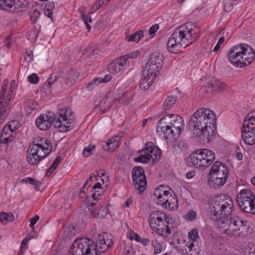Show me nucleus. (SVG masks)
Masks as SVG:
<instances>
[{
    "label": "nucleus",
    "instance_id": "1",
    "mask_svg": "<svg viewBox=\"0 0 255 255\" xmlns=\"http://www.w3.org/2000/svg\"><path fill=\"white\" fill-rule=\"evenodd\" d=\"M233 201L230 196L222 194L215 197L210 208L211 215L217 220L223 233L230 236L244 239L250 228L247 221L233 216Z\"/></svg>",
    "mask_w": 255,
    "mask_h": 255
},
{
    "label": "nucleus",
    "instance_id": "2",
    "mask_svg": "<svg viewBox=\"0 0 255 255\" xmlns=\"http://www.w3.org/2000/svg\"><path fill=\"white\" fill-rule=\"evenodd\" d=\"M216 115L209 108H202L191 117L190 126L194 128V135L201 143L209 142L216 131Z\"/></svg>",
    "mask_w": 255,
    "mask_h": 255
},
{
    "label": "nucleus",
    "instance_id": "3",
    "mask_svg": "<svg viewBox=\"0 0 255 255\" xmlns=\"http://www.w3.org/2000/svg\"><path fill=\"white\" fill-rule=\"evenodd\" d=\"M35 124L41 130L50 128L52 125L61 132H66L74 128L76 124L74 114L71 109H60L54 114L51 111L41 114L36 119Z\"/></svg>",
    "mask_w": 255,
    "mask_h": 255
},
{
    "label": "nucleus",
    "instance_id": "4",
    "mask_svg": "<svg viewBox=\"0 0 255 255\" xmlns=\"http://www.w3.org/2000/svg\"><path fill=\"white\" fill-rule=\"evenodd\" d=\"M192 22H186L178 27L172 33L166 44L167 50L172 53H177L189 45L197 41L200 36L199 30L193 29Z\"/></svg>",
    "mask_w": 255,
    "mask_h": 255
},
{
    "label": "nucleus",
    "instance_id": "5",
    "mask_svg": "<svg viewBox=\"0 0 255 255\" xmlns=\"http://www.w3.org/2000/svg\"><path fill=\"white\" fill-rule=\"evenodd\" d=\"M229 61L235 67L243 68L250 65L255 60L254 49L245 43L232 46L227 52Z\"/></svg>",
    "mask_w": 255,
    "mask_h": 255
},
{
    "label": "nucleus",
    "instance_id": "6",
    "mask_svg": "<svg viewBox=\"0 0 255 255\" xmlns=\"http://www.w3.org/2000/svg\"><path fill=\"white\" fill-rule=\"evenodd\" d=\"M229 175L227 166L220 161H216L212 166L208 175L209 183L214 188H219L226 183Z\"/></svg>",
    "mask_w": 255,
    "mask_h": 255
},
{
    "label": "nucleus",
    "instance_id": "7",
    "mask_svg": "<svg viewBox=\"0 0 255 255\" xmlns=\"http://www.w3.org/2000/svg\"><path fill=\"white\" fill-rule=\"evenodd\" d=\"M215 154L211 150L204 148L196 150L187 158L188 166L205 169L212 163Z\"/></svg>",
    "mask_w": 255,
    "mask_h": 255
},
{
    "label": "nucleus",
    "instance_id": "8",
    "mask_svg": "<svg viewBox=\"0 0 255 255\" xmlns=\"http://www.w3.org/2000/svg\"><path fill=\"white\" fill-rule=\"evenodd\" d=\"M82 240L86 244V247L89 246L87 251L91 253V255H101L107 251L114 244L111 237L107 234L99 235L96 243L89 238L82 239Z\"/></svg>",
    "mask_w": 255,
    "mask_h": 255
},
{
    "label": "nucleus",
    "instance_id": "9",
    "mask_svg": "<svg viewBox=\"0 0 255 255\" xmlns=\"http://www.w3.org/2000/svg\"><path fill=\"white\" fill-rule=\"evenodd\" d=\"M42 139L38 140L37 143L30 145L26 153L27 160L31 165H37L43 160L48 153L44 152L45 144L42 143Z\"/></svg>",
    "mask_w": 255,
    "mask_h": 255
},
{
    "label": "nucleus",
    "instance_id": "10",
    "mask_svg": "<svg viewBox=\"0 0 255 255\" xmlns=\"http://www.w3.org/2000/svg\"><path fill=\"white\" fill-rule=\"evenodd\" d=\"M163 56L158 52L152 53L143 69V74L147 76L148 73H153L157 76L162 67Z\"/></svg>",
    "mask_w": 255,
    "mask_h": 255
},
{
    "label": "nucleus",
    "instance_id": "11",
    "mask_svg": "<svg viewBox=\"0 0 255 255\" xmlns=\"http://www.w3.org/2000/svg\"><path fill=\"white\" fill-rule=\"evenodd\" d=\"M132 179L135 188L139 190L140 193L143 192L147 185V180L143 168L140 166L134 167L132 171Z\"/></svg>",
    "mask_w": 255,
    "mask_h": 255
},
{
    "label": "nucleus",
    "instance_id": "12",
    "mask_svg": "<svg viewBox=\"0 0 255 255\" xmlns=\"http://www.w3.org/2000/svg\"><path fill=\"white\" fill-rule=\"evenodd\" d=\"M13 6V11L17 13L26 11L30 4L28 0H0V8L6 9Z\"/></svg>",
    "mask_w": 255,
    "mask_h": 255
},
{
    "label": "nucleus",
    "instance_id": "13",
    "mask_svg": "<svg viewBox=\"0 0 255 255\" xmlns=\"http://www.w3.org/2000/svg\"><path fill=\"white\" fill-rule=\"evenodd\" d=\"M166 118H161L158 122L156 127V132L160 135H162L165 139L175 138L176 134L180 135L177 130H175L173 127L166 123Z\"/></svg>",
    "mask_w": 255,
    "mask_h": 255
},
{
    "label": "nucleus",
    "instance_id": "14",
    "mask_svg": "<svg viewBox=\"0 0 255 255\" xmlns=\"http://www.w3.org/2000/svg\"><path fill=\"white\" fill-rule=\"evenodd\" d=\"M167 217L166 214L160 211L156 210L151 212L148 217V223L150 228L154 232L157 229L159 230V225Z\"/></svg>",
    "mask_w": 255,
    "mask_h": 255
},
{
    "label": "nucleus",
    "instance_id": "15",
    "mask_svg": "<svg viewBox=\"0 0 255 255\" xmlns=\"http://www.w3.org/2000/svg\"><path fill=\"white\" fill-rule=\"evenodd\" d=\"M89 246L86 247L82 239L75 240L69 250V255H91L87 250Z\"/></svg>",
    "mask_w": 255,
    "mask_h": 255
},
{
    "label": "nucleus",
    "instance_id": "16",
    "mask_svg": "<svg viewBox=\"0 0 255 255\" xmlns=\"http://www.w3.org/2000/svg\"><path fill=\"white\" fill-rule=\"evenodd\" d=\"M163 117H165L166 123L173 127L175 130L178 131V133H181L184 128V121L181 116L178 115H168Z\"/></svg>",
    "mask_w": 255,
    "mask_h": 255
},
{
    "label": "nucleus",
    "instance_id": "17",
    "mask_svg": "<svg viewBox=\"0 0 255 255\" xmlns=\"http://www.w3.org/2000/svg\"><path fill=\"white\" fill-rule=\"evenodd\" d=\"M126 62L124 61L122 56L113 60L108 66V70L112 74H118L126 66Z\"/></svg>",
    "mask_w": 255,
    "mask_h": 255
},
{
    "label": "nucleus",
    "instance_id": "18",
    "mask_svg": "<svg viewBox=\"0 0 255 255\" xmlns=\"http://www.w3.org/2000/svg\"><path fill=\"white\" fill-rule=\"evenodd\" d=\"M242 136L244 142L248 144L252 145L255 144V128L251 130L248 128H242Z\"/></svg>",
    "mask_w": 255,
    "mask_h": 255
},
{
    "label": "nucleus",
    "instance_id": "19",
    "mask_svg": "<svg viewBox=\"0 0 255 255\" xmlns=\"http://www.w3.org/2000/svg\"><path fill=\"white\" fill-rule=\"evenodd\" d=\"M169 217L168 216L159 226V230L158 229L155 230V232L159 236L163 238H167L171 234V230L169 225Z\"/></svg>",
    "mask_w": 255,
    "mask_h": 255
},
{
    "label": "nucleus",
    "instance_id": "20",
    "mask_svg": "<svg viewBox=\"0 0 255 255\" xmlns=\"http://www.w3.org/2000/svg\"><path fill=\"white\" fill-rule=\"evenodd\" d=\"M161 205L163 208L169 209V210H175L178 208V200L175 194H171L167 198L165 201L162 202Z\"/></svg>",
    "mask_w": 255,
    "mask_h": 255
},
{
    "label": "nucleus",
    "instance_id": "21",
    "mask_svg": "<svg viewBox=\"0 0 255 255\" xmlns=\"http://www.w3.org/2000/svg\"><path fill=\"white\" fill-rule=\"evenodd\" d=\"M142 79L140 83V88L143 90H147L155 80L156 76L153 73H148L147 76L144 75L143 70L142 72Z\"/></svg>",
    "mask_w": 255,
    "mask_h": 255
},
{
    "label": "nucleus",
    "instance_id": "22",
    "mask_svg": "<svg viewBox=\"0 0 255 255\" xmlns=\"http://www.w3.org/2000/svg\"><path fill=\"white\" fill-rule=\"evenodd\" d=\"M170 194H171L170 192L165 190V187L163 186L156 188L154 192V195L156 196L158 200L157 204L158 205H161L162 202L165 201Z\"/></svg>",
    "mask_w": 255,
    "mask_h": 255
},
{
    "label": "nucleus",
    "instance_id": "23",
    "mask_svg": "<svg viewBox=\"0 0 255 255\" xmlns=\"http://www.w3.org/2000/svg\"><path fill=\"white\" fill-rule=\"evenodd\" d=\"M145 149L147 150V152H149L150 154L153 155L151 159L153 161L155 160H159L161 156V150L157 146H155L153 142H150L146 143L145 144Z\"/></svg>",
    "mask_w": 255,
    "mask_h": 255
},
{
    "label": "nucleus",
    "instance_id": "24",
    "mask_svg": "<svg viewBox=\"0 0 255 255\" xmlns=\"http://www.w3.org/2000/svg\"><path fill=\"white\" fill-rule=\"evenodd\" d=\"M253 198L244 199L242 200H237L238 205L240 208L245 212L251 213L253 212L254 209L253 206L254 204Z\"/></svg>",
    "mask_w": 255,
    "mask_h": 255
},
{
    "label": "nucleus",
    "instance_id": "25",
    "mask_svg": "<svg viewBox=\"0 0 255 255\" xmlns=\"http://www.w3.org/2000/svg\"><path fill=\"white\" fill-rule=\"evenodd\" d=\"M139 153H140L139 155L133 158V161L135 162L146 163L150 160L153 156L152 154L149 153V152H147L145 147L141 150H139Z\"/></svg>",
    "mask_w": 255,
    "mask_h": 255
},
{
    "label": "nucleus",
    "instance_id": "26",
    "mask_svg": "<svg viewBox=\"0 0 255 255\" xmlns=\"http://www.w3.org/2000/svg\"><path fill=\"white\" fill-rule=\"evenodd\" d=\"M91 192L92 193L91 196H90L89 195H87L85 200V204L87 205L88 207L90 206L94 207L97 204L96 203L92 202L91 199H93V200H99L101 194L103 193V191L100 189H96Z\"/></svg>",
    "mask_w": 255,
    "mask_h": 255
},
{
    "label": "nucleus",
    "instance_id": "27",
    "mask_svg": "<svg viewBox=\"0 0 255 255\" xmlns=\"http://www.w3.org/2000/svg\"><path fill=\"white\" fill-rule=\"evenodd\" d=\"M11 97L12 95L10 93L8 94L6 97L5 102L4 103L3 102L2 103V108L0 110V111L1 112L2 114L1 115H0V124H2L4 122V119L8 114L7 110H8L9 105L10 103Z\"/></svg>",
    "mask_w": 255,
    "mask_h": 255
},
{
    "label": "nucleus",
    "instance_id": "28",
    "mask_svg": "<svg viewBox=\"0 0 255 255\" xmlns=\"http://www.w3.org/2000/svg\"><path fill=\"white\" fill-rule=\"evenodd\" d=\"M243 128L251 130L255 128V115L254 112H251L247 115L244 121Z\"/></svg>",
    "mask_w": 255,
    "mask_h": 255
},
{
    "label": "nucleus",
    "instance_id": "29",
    "mask_svg": "<svg viewBox=\"0 0 255 255\" xmlns=\"http://www.w3.org/2000/svg\"><path fill=\"white\" fill-rule=\"evenodd\" d=\"M213 91H222L226 87V84L219 80H212L209 84Z\"/></svg>",
    "mask_w": 255,
    "mask_h": 255
},
{
    "label": "nucleus",
    "instance_id": "30",
    "mask_svg": "<svg viewBox=\"0 0 255 255\" xmlns=\"http://www.w3.org/2000/svg\"><path fill=\"white\" fill-rule=\"evenodd\" d=\"M178 98L177 97L172 96H168L165 100L163 104L164 110L165 112L169 110L171 108H172L173 106L175 104Z\"/></svg>",
    "mask_w": 255,
    "mask_h": 255
},
{
    "label": "nucleus",
    "instance_id": "31",
    "mask_svg": "<svg viewBox=\"0 0 255 255\" xmlns=\"http://www.w3.org/2000/svg\"><path fill=\"white\" fill-rule=\"evenodd\" d=\"M143 36V31L142 30H138L132 34L127 36L126 40L128 42L134 41L137 43L139 42L141 38Z\"/></svg>",
    "mask_w": 255,
    "mask_h": 255
},
{
    "label": "nucleus",
    "instance_id": "32",
    "mask_svg": "<svg viewBox=\"0 0 255 255\" xmlns=\"http://www.w3.org/2000/svg\"><path fill=\"white\" fill-rule=\"evenodd\" d=\"M78 78V73L74 70H71L67 73V77L66 79V84L67 85L71 86L75 83Z\"/></svg>",
    "mask_w": 255,
    "mask_h": 255
},
{
    "label": "nucleus",
    "instance_id": "33",
    "mask_svg": "<svg viewBox=\"0 0 255 255\" xmlns=\"http://www.w3.org/2000/svg\"><path fill=\"white\" fill-rule=\"evenodd\" d=\"M120 146V143L113 141L111 139H109L105 144H103L102 146L104 150L113 152Z\"/></svg>",
    "mask_w": 255,
    "mask_h": 255
},
{
    "label": "nucleus",
    "instance_id": "34",
    "mask_svg": "<svg viewBox=\"0 0 255 255\" xmlns=\"http://www.w3.org/2000/svg\"><path fill=\"white\" fill-rule=\"evenodd\" d=\"M151 245L154 249L153 254L157 255L161 253L163 249L162 244L157 238L151 240Z\"/></svg>",
    "mask_w": 255,
    "mask_h": 255
},
{
    "label": "nucleus",
    "instance_id": "35",
    "mask_svg": "<svg viewBox=\"0 0 255 255\" xmlns=\"http://www.w3.org/2000/svg\"><path fill=\"white\" fill-rule=\"evenodd\" d=\"M255 197V195H254L251 190L248 189H243L241 190L239 194L237 196V200H244V199H252Z\"/></svg>",
    "mask_w": 255,
    "mask_h": 255
},
{
    "label": "nucleus",
    "instance_id": "36",
    "mask_svg": "<svg viewBox=\"0 0 255 255\" xmlns=\"http://www.w3.org/2000/svg\"><path fill=\"white\" fill-rule=\"evenodd\" d=\"M55 4L53 2H48L45 4L44 8V14L48 17L50 18L52 21V13Z\"/></svg>",
    "mask_w": 255,
    "mask_h": 255
},
{
    "label": "nucleus",
    "instance_id": "37",
    "mask_svg": "<svg viewBox=\"0 0 255 255\" xmlns=\"http://www.w3.org/2000/svg\"><path fill=\"white\" fill-rule=\"evenodd\" d=\"M14 220V216L12 213H5L2 212L0 213V221L3 225H6L8 222H12Z\"/></svg>",
    "mask_w": 255,
    "mask_h": 255
},
{
    "label": "nucleus",
    "instance_id": "38",
    "mask_svg": "<svg viewBox=\"0 0 255 255\" xmlns=\"http://www.w3.org/2000/svg\"><path fill=\"white\" fill-rule=\"evenodd\" d=\"M21 183H29L32 185H34L35 186V188L36 189H37L38 190H39V186L41 185V183L40 181L36 180L34 178H33L32 177H26L23 178L21 180Z\"/></svg>",
    "mask_w": 255,
    "mask_h": 255
},
{
    "label": "nucleus",
    "instance_id": "39",
    "mask_svg": "<svg viewBox=\"0 0 255 255\" xmlns=\"http://www.w3.org/2000/svg\"><path fill=\"white\" fill-rule=\"evenodd\" d=\"M29 13L31 21L33 23L36 22L40 15V12L38 10L37 7L34 6L31 7Z\"/></svg>",
    "mask_w": 255,
    "mask_h": 255
},
{
    "label": "nucleus",
    "instance_id": "40",
    "mask_svg": "<svg viewBox=\"0 0 255 255\" xmlns=\"http://www.w3.org/2000/svg\"><path fill=\"white\" fill-rule=\"evenodd\" d=\"M96 146L93 144H89L88 146L84 148L83 150V155L85 157H88L92 155L95 151Z\"/></svg>",
    "mask_w": 255,
    "mask_h": 255
},
{
    "label": "nucleus",
    "instance_id": "41",
    "mask_svg": "<svg viewBox=\"0 0 255 255\" xmlns=\"http://www.w3.org/2000/svg\"><path fill=\"white\" fill-rule=\"evenodd\" d=\"M57 78L58 77L56 75L52 74L50 77L48 79L47 82L44 84V88L50 89V91H51L52 85L54 83V82L56 81Z\"/></svg>",
    "mask_w": 255,
    "mask_h": 255
},
{
    "label": "nucleus",
    "instance_id": "42",
    "mask_svg": "<svg viewBox=\"0 0 255 255\" xmlns=\"http://www.w3.org/2000/svg\"><path fill=\"white\" fill-rule=\"evenodd\" d=\"M30 240L27 237L25 238L21 242L20 244V251L17 255H21L24 254V251L28 248L27 243Z\"/></svg>",
    "mask_w": 255,
    "mask_h": 255
},
{
    "label": "nucleus",
    "instance_id": "43",
    "mask_svg": "<svg viewBox=\"0 0 255 255\" xmlns=\"http://www.w3.org/2000/svg\"><path fill=\"white\" fill-rule=\"evenodd\" d=\"M37 105L32 100H29L26 103L25 109L28 114H31L35 110Z\"/></svg>",
    "mask_w": 255,
    "mask_h": 255
},
{
    "label": "nucleus",
    "instance_id": "44",
    "mask_svg": "<svg viewBox=\"0 0 255 255\" xmlns=\"http://www.w3.org/2000/svg\"><path fill=\"white\" fill-rule=\"evenodd\" d=\"M139 52L137 50H135L129 53H128L124 55H123L122 56V57H123L124 61L127 62L128 59L130 58L134 59L137 57V56L139 55Z\"/></svg>",
    "mask_w": 255,
    "mask_h": 255
},
{
    "label": "nucleus",
    "instance_id": "45",
    "mask_svg": "<svg viewBox=\"0 0 255 255\" xmlns=\"http://www.w3.org/2000/svg\"><path fill=\"white\" fill-rule=\"evenodd\" d=\"M7 89L6 84H3L1 86L0 93V110L2 108V103L3 102L5 97V93ZM1 112L0 111V115H1Z\"/></svg>",
    "mask_w": 255,
    "mask_h": 255
},
{
    "label": "nucleus",
    "instance_id": "46",
    "mask_svg": "<svg viewBox=\"0 0 255 255\" xmlns=\"http://www.w3.org/2000/svg\"><path fill=\"white\" fill-rule=\"evenodd\" d=\"M187 248L189 255H198V251L195 248L194 242L190 243Z\"/></svg>",
    "mask_w": 255,
    "mask_h": 255
},
{
    "label": "nucleus",
    "instance_id": "47",
    "mask_svg": "<svg viewBox=\"0 0 255 255\" xmlns=\"http://www.w3.org/2000/svg\"><path fill=\"white\" fill-rule=\"evenodd\" d=\"M109 208L107 205L102 206L99 209V217H100V219L105 217L109 212Z\"/></svg>",
    "mask_w": 255,
    "mask_h": 255
},
{
    "label": "nucleus",
    "instance_id": "48",
    "mask_svg": "<svg viewBox=\"0 0 255 255\" xmlns=\"http://www.w3.org/2000/svg\"><path fill=\"white\" fill-rule=\"evenodd\" d=\"M100 83H101L100 78H99V77L93 79L91 82L88 84L87 86V89L88 90H92L94 88V86L98 85Z\"/></svg>",
    "mask_w": 255,
    "mask_h": 255
},
{
    "label": "nucleus",
    "instance_id": "49",
    "mask_svg": "<svg viewBox=\"0 0 255 255\" xmlns=\"http://www.w3.org/2000/svg\"><path fill=\"white\" fill-rule=\"evenodd\" d=\"M188 236L192 242L196 241L197 238H199L198 232L197 229H193L189 232Z\"/></svg>",
    "mask_w": 255,
    "mask_h": 255
},
{
    "label": "nucleus",
    "instance_id": "50",
    "mask_svg": "<svg viewBox=\"0 0 255 255\" xmlns=\"http://www.w3.org/2000/svg\"><path fill=\"white\" fill-rule=\"evenodd\" d=\"M27 79L30 83L34 84H37L39 80V77L36 73L32 74L28 77Z\"/></svg>",
    "mask_w": 255,
    "mask_h": 255
},
{
    "label": "nucleus",
    "instance_id": "51",
    "mask_svg": "<svg viewBox=\"0 0 255 255\" xmlns=\"http://www.w3.org/2000/svg\"><path fill=\"white\" fill-rule=\"evenodd\" d=\"M245 255H255V245L248 246L245 251Z\"/></svg>",
    "mask_w": 255,
    "mask_h": 255
},
{
    "label": "nucleus",
    "instance_id": "52",
    "mask_svg": "<svg viewBox=\"0 0 255 255\" xmlns=\"http://www.w3.org/2000/svg\"><path fill=\"white\" fill-rule=\"evenodd\" d=\"M159 26L158 24H154L149 29L148 33L150 36L153 37L155 33L158 30Z\"/></svg>",
    "mask_w": 255,
    "mask_h": 255
},
{
    "label": "nucleus",
    "instance_id": "53",
    "mask_svg": "<svg viewBox=\"0 0 255 255\" xmlns=\"http://www.w3.org/2000/svg\"><path fill=\"white\" fill-rule=\"evenodd\" d=\"M44 152H46V153H48V154L51 152L52 149L53 148L52 143L48 141L47 140H45V146H44Z\"/></svg>",
    "mask_w": 255,
    "mask_h": 255
},
{
    "label": "nucleus",
    "instance_id": "54",
    "mask_svg": "<svg viewBox=\"0 0 255 255\" xmlns=\"http://www.w3.org/2000/svg\"><path fill=\"white\" fill-rule=\"evenodd\" d=\"M176 250L177 252L182 255H189L187 248V245H185L184 247H183V248H180L178 247H175Z\"/></svg>",
    "mask_w": 255,
    "mask_h": 255
},
{
    "label": "nucleus",
    "instance_id": "55",
    "mask_svg": "<svg viewBox=\"0 0 255 255\" xmlns=\"http://www.w3.org/2000/svg\"><path fill=\"white\" fill-rule=\"evenodd\" d=\"M39 217L38 215H36L33 217L30 218V227L32 228V230L34 229V226L36 224V223L39 220Z\"/></svg>",
    "mask_w": 255,
    "mask_h": 255
},
{
    "label": "nucleus",
    "instance_id": "56",
    "mask_svg": "<svg viewBox=\"0 0 255 255\" xmlns=\"http://www.w3.org/2000/svg\"><path fill=\"white\" fill-rule=\"evenodd\" d=\"M24 60L27 62H30L33 60V54L32 51H30L29 52L26 51L25 53Z\"/></svg>",
    "mask_w": 255,
    "mask_h": 255
},
{
    "label": "nucleus",
    "instance_id": "57",
    "mask_svg": "<svg viewBox=\"0 0 255 255\" xmlns=\"http://www.w3.org/2000/svg\"><path fill=\"white\" fill-rule=\"evenodd\" d=\"M12 139H10L9 136L0 135V143L6 144L8 142L12 141Z\"/></svg>",
    "mask_w": 255,
    "mask_h": 255
},
{
    "label": "nucleus",
    "instance_id": "58",
    "mask_svg": "<svg viewBox=\"0 0 255 255\" xmlns=\"http://www.w3.org/2000/svg\"><path fill=\"white\" fill-rule=\"evenodd\" d=\"M81 17L83 21L85 23L91 22L92 21V18L90 16L85 15V14H83L82 12H81Z\"/></svg>",
    "mask_w": 255,
    "mask_h": 255
},
{
    "label": "nucleus",
    "instance_id": "59",
    "mask_svg": "<svg viewBox=\"0 0 255 255\" xmlns=\"http://www.w3.org/2000/svg\"><path fill=\"white\" fill-rule=\"evenodd\" d=\"M138 243H141L144 246H147L150 245V240L148 238H141L140 241Z\"/></svg>",
    "mask_w": 255,
    "mask_h": 255
},
{
    "label": "nucleus",
    "instance_id": "60",
    "mask_svg": "<svg viewBox=\"0 0 255 255\" xmlns=\"http://www.w3.org/2000/svg\"><path fill=\"white\" fill-rule=\"evenodd\" d=\"M99 78H100L101 83H108L111 80L112 77L110 74H107L103 78L101 77H99Z\"/></svg>",
    "mask_w": 255,
    "mask_h": 255
},
{
    "label": "nucleus",
    "instance_id": "61",
    "mask_svg": "<svg viewBox=\"0 0 255 255\" xmlns=\"http://www.w3.org/2000/svg\"><path fill=\"white\" fill-rule=\"evenodd\" d=\"M187 216L190 220L192 221L196 219L197 214L195 212L191 211L188 213Z\"/></svg>",
    "mask_w": 255,
    "mask_h": 255
},
{
    "label": "nucleus",
    "instance_id": "62",
    "mask_svg": "<svg viewBox=\"0 0 255 255\" xmlns=\"http://www.w3.org/2000/svg\"><path fill=\"white\" fill-rule=\"evenodd\" d=\"M111 0H97L95 3L98 5L99 7H101L103 5H107L108 2Z\"/></svg>",
    "mask_w": 255,
    "mask_h": 255
},
{
    "label": "nucleus",
    "instance_id": "63",
    "mask_svg": "<svg viewBox=\"0 0 255 255\" xmlns=\"http://www.w3.org/2000/svg\"><path fill=\"white\" fill-rule=\"evenodd\" d=\"M61 159L62 158L61 156L59 155L57 156L54 162L52 163V165L56 168L58 164L60 163Z\"/></svg>",
    "mask_w": 255,
    "mask_h": 255
},
{
    "label": "nucleus",
    "instance_id": "64",
    "mask_svg": "<svg viewBox=\"0 0 255 255\" xmlns=\"http://www.w3.org/2000/svg\"><path fill=\"white\" fill-rule=\"evenodd\" d=\"M96 189H100L101 190H103V188L100 182H97L92 188L90 192L94 191V190Z\"/></svg>",
    "mask_w": 255,
    "mask_h": 255
}]
</instances>
